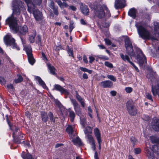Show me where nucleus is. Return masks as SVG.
<instances>
[{"label": "nucleus", "mask_w": 159, "mask_h": 159, "mask_svg": "<svg viewBox=\"0 0 159 159\" xmlns=\"http://www.w3.org/2000/svg\"><path fill=\"white\" fill-rule=\"evenodd\" d=\"M149 79L152 83V80L155 79L157 82V85H153L152 84L151 87V91L154 96H156L157 95L159 96V78H157V74L156 72L151 70L149 74Z\"/></svg>", "instance_id": "nucleus-4"}, {"label": "nucleus", "mask_w": 159, "mask_h": 159, "mask_svg": "<svg viewBox=\"0 0 159 159\" xmlns=\"http://www.w3.org/2000/svg\"><path fill=\"white\" fill-rule=\"evenodd\" d=\"M54 102L57 106L58 107L59 109L61 108L62 105L60 102L58 100V99H54Z\"/></svg>", "instance_id": "nucleus-42"}, {"label": "nucleus", "mask_w": 159, "mask_h": 159, "mask_svg": "<svg viewBox=\"0 0 159 159\" xmlns=\"http://www.w3.org/2000/svg\"><path fill=\"white\" fill-rule=\"evenodd\" d=\"M84 131L85 134H91L92 133V130L91 127L88 126L84 130Z\"/></svg>", "instance_id": "nucleus-39"}, {"label": "nucleus", "mask_w": 159, "mask_h": 159, "mask_svg": "<svg viewBox=\"0 0 159 159\" xmlns=\"http://www.w3.org/2000/svg\"><path fill=\"white\" fill-rule=\"evenodd\" d=\"M89 58L90 60L89 61V62L91 64L92 63L93 61L95 60V58L92 56H90Z\"/></svg>", "instance_id": "nucleus-62"}, {"label": "nucleus", "mask_w": 159, "mask_h": 159, "mask_svg": "<svg viewBox=\"0 0 159 159\" xmlns=\"http://www.w3.org/2000/svg\"><path fill=\"white\" fill-rule=\"evenodd\" d=\"M129 63L135 69V70L138 72H139V70L138 69V68L135 65V64L132 62L131 61Z\"/></svg>", "instance_id": "nucleus-57"}, {"label": "nucleus", "mask_w": 159, "mask_h": 159, "mask_svg": "<svg viewBox=\"0 0 159 159\" xmlns=\"http://www.w3.org/2000/svg\"><path fill=\"white\" fill-rule=\"evenodd\" d=\"M125 0H115L114 6L115 9L118 10L124 8L125 6Z\"/></svg>", "instance_id": "nucleus-13"}, {"label": "nucleus", "mask_w": 159, "mask_h": 159, "mask_svg": "<svg viewBox=\"0 0 159 159\" xmlns=\"http://www.w3.org/2000/svg\"><path fill=\"white\" fill-rule=\"evenodd\" d=\"M127 111L130 116H136L137 114V110L134 103L132 101L129 100L126 103Z\"/></svg>", "instance_id": "nucleus-7"}, {"label": "nucleus", "mask_w": 159, "mask_h": 159, "mask_svg": "<svg viewBox=\"0 0 159 159\" xmlns=\"http://www.w3.org/2000/svg\"><path fill=\"white\" fill-rule=\"evenodd\" d=\"M74 145H78L79 146H81L82 145V142L81 139L78 136H77L75 139H74L72 140Z\"/></svg>", "instance_id": "nucleus-22"}, {"label": "nucleus", "mask_w": 159, "mask_h": 159, "mask_svg": "<svg viewBox=\"0 0 159 159\" xmlns=\"http://www.w3.org/2000/svg\"><path fill=\"white\" fill-rule=\"evenodd\" d=\"M69 116L70 121L73 122L74 120L75 116L74 112L73 111H70Z\"/></svg>", "instance_id": "nucleus-31"}, {"label": "nucleus", "mask_w": 159, "mask_h": 159, "mask_svg": "<svg viewBox=\"0 0 159 159\" xmlns=\"http://www.w3.org/2000/svg\"><path fill=\"white\" fill-rule=\"evenodd\" d=\"M24 3L20 0H15L12 3V5L20 8L24 7Z\"/></svg>", "instance_id": "nucleus-20"}, {"label": "nucleus", "mask_w": 159, "mask_h": 159, "mask_svg": "<svg viewBox=\"0 0 159 159\" xmlns=\"http://www.w3.org/2000/svg\"><path fill=\"white\" fill-rule=\"evenodd\" d=\"M81 10L84 15H88L89 10L87 6H86L82 7L81 9Z\"/></svg>", "instance_id": "nucleus-27"}, {"label": "nucleus", "mask_w": 159, "mask_h": 159, "mask_svg": "<svg viewBox=\"0 0 159 159\" xmlns=\"http://www.w3.org/2000/svg\"><path fill=\"white\" fill-rule=\"evenodd\" d=\"M151 140L153 143H159V138L154 137H151Z\"/></svg>", "instance_id": "nucleus-38"}, {"label": "nucleus", "mask_w": 159, "mask_h": 159, "mask_svg": "<svg viewBox=\"0 0 159 159\" xmlns=\"http://www.w3.org/2000/svg\"><path fill=\"white\" fill-rule=\"evenodd\" d=\"M106 10L107 11V15L108 17L109 18L111 16V14L110 11L109 10L108 8L107 7H106Z\"/></svg>", "instance_id": "nucleus-63"}, {"label": "nucleus", "mask_w": 159, "mask_h": 159, "mask_svg": "<svg viewBox=\"0 0 159 159\" xmlns=\"http://www.w3.org/2000/svg\"><path fill=\"white\" fill-rule=\"evenodd\" d=\"M41 115L42 121L45 123L46 122L48 119V114L47 112L43 111L41 113Z\"/></svg>", "instance_id": "nucleus-23"}, {"label": "nucleus", "mask_w": 159, "mask_h": 159, "mask_svg": "<svg viewBox=\"0 0 159 159\" xmlns=\"http://www.w3.org/2000/svg\"><path fill=\"white\" fill-rule=\"evenodd\" d=\"M37 38L39 43L40 46H42V37L39 34L37 36Z\"/></svg>", "instance_id": "nucleus-58"}, {"label": "nucleus", "mask_w": 159, "mask_h": 159, "mask_svg": "<svg viewBox=\"0 0 159 159\" xmlns=\"http://www.w3.org/2000/svg\"><path fill=\"white\" fill-rule=\"evenodd\" d=\"M6 81L4 78L0 76V83L1 84H5L6 83Z\"/></svg>", "instance_id": "nucleus-51"}, {"label": "nucleus", "mask_w": 159, "mask_h": 159, "mask_svg": "<svg viewBox=\"0 0 159 159\" xmlns=\"http://www.w3.org/2000/svg\"><path fill=\"white\" fill-rule=\"evenodd\" d=\"M18 28L17 30H15L14 29H13L10 27V29L11 31L13 33V34H18V35L20 36L21 41H22L23 38L22 37L23 36H25L27 33L28 32V29L27 26L26 25H24L23 26H21L20 27L18 24Z\"/></svg>", "instance_id": "nucleus-6"}, {"label": "nucleus", "mask_w": 159, "mask_h": 159, "mask_svg": "<svg viewBox=\"0 0 159 159\" xmlns=\"http://www.w3.org/2000/svg\"><path fill=\"white\" fill-rule=\"evenodd\" d=\"M6 120L7 123L9 127V129L11 130H13V129L12 128V127L13 126V124L11 123L10 122L9 118H8V115H6Z\"/></svg>", "instance_id": "nucleus-33"}, {"label": "nucleus", "mask_w": 159, "mask_h": 159, "mask_svg": "<svg viewBox=\"0 0 159 159\" xmlns=\"http://www.w3.org/2000/svg\"><path fill=\"white\" fill-rule=\"evenodd\" d=\"M75 96L77 100L80 103L82 107H84L85 105V103L84 102V99L79 94L77 91L75 92Z\"/></svg>", "instance_id": "nucleus-18"}, {"label": "nucleus", "mask_w": 159, "mask_h": 159, "mask_svg": "<svg viewBox=\"0 0 159 159\" xmlns=\"http://www.w3.org/2000/svg\"><path fill=\"white\" fill-rule=\"evenodd\" d=\"M66 132L69 134H72L73 132V127L71 125H68L66 129Z\"/></svg>", "instance_id": "nucleus-30"}, {"label": "nucleus", "mask_w": 159, "mask_h": 159, "mask_svg": "<svg viewBox=\"0 0 159 159\" xmlns=\"http://www.w3.org/2000/svg\"><path fill=\"white\" fill-rule=\"evenodd\" d=\"M120 56L124 61H127L129 63L131 61L128 56L126 55H125L123 53H121L120 54Z\"/></svg>", "instance_id": "nucleus-26"}, {"label": "nucleus", "mask_w": 159, "mask_h": 159, "mask_svg": "<svg viewBox=\"0 0 159 159\" xmlns=\"http://www.w3.org/2000/svg\"><path fill=\"white\" fill-rule=\"evenodd\" d=\"M94 134L97 141L102 140L101 134L100 131L98 128H95L94 129Z\"/></svg>", "instance_id": "nucleus-21"}, {"label": "nucleus", "mask_w": 159, "mask_h": 159, "mask_svg": "<svg viewBox=\"0 0 159 159\" xmlns=\"http://www.w3.org/2000/svg\"><path fill=\"white\" fill-rule=\"evenodd\" d=\"M97 57L100 58L102 59L107 60L108 59V57L106 56H105L104 55H98L97 56Z\"/></svg>", "instance_id": "nucleus-50"}, {"label": "nucleus", "mask_w": 159, "mask_h": 159, "mask_svg": "<svg viewBox=\"0 0 159 159\" xmlns=\"http://www.w3.org/2000/svg\"><path fill=\"white\" fill-rule=\"evenodd\" d=\"M47 66L48 69L49 70L50 73L52 75H55L56 74L55 72L56 69L54 67L51 65L50 63H47Z\"/></svg>", "instance_id": "nucleus-24"}, {"label": "nucleus", "mask_w": 159, "mask_h": 159, "mask_svg": "<svg viewBox=\"0 0 159 159\" xmlns=\"http://www.w3.org/2000/svg\"><path fill=\"white\" fill-rule=\"evenodd\" d=\"M41 54H42V56L43 57V60L44 61H47L48 60V59L45 55V54H44V53L42 52L41 53Z\"/></svg>", "instance_id": "nucleus-61"}, {"label": "nucleus", "mask_w": 159, "mask_h": 159, "mask_svg": "<svg viewBox=\"0 0 159 159\" xmlns=\"http://www.w3.org/2000/svg\"><path fill=\"white\" fill-rule=\"evenodd\" d=\"M13 8L12 9V14L9 16L5 20L6 25H8L9 27H10L16 31L17 30L18 23H17V18L15 16V15L16 16L20 14V8L15 7L12 5Z\"/></svg>", "instance_id": "nucleus-2"}, {"label": "nucleus", "mask_w": 159, "mask_h": 159, "mask_svg": "<svg viewBox=\"0 0 159 159\" xmlns=\"http://www.w3.org/2000/svg\"><path fill=\"white\" fill-rule=\"evenodd\" d=\"M107 78L112 81L115 82L116 81V78L112 75H107Z\"/></svg>", "instance_id": "nucleus-45"}, {"label": "nucleus", "mask_w": 159, "mask_h": 159, "mask_svg": "<svg viewBox=\"0 0 159 159\" xmlns=\"http://www.w3.org/2000/svg\"><path fill=\"white\" fill-rule=\"evenodd\" d=\"M28 152L27 153L24 151H23L21 153V156L23 159H34L32 155L29 153L28 150L26 149Z\"/></svg>", "instance_id": "nucleus-19"}, {"label": "nucleus", "mask_w": 159, "mask_h": 159, "mask_svg": "<svg viewBox=\"0 0 159 159\" xmlns=\"http://www.w3.org/2000/svg\"><path fill=\"white\" fill-rule=\"evenodd\" d=\"M36 34V32L35 30H34L33 34L29 37V41L31 43H33L34 42V39Z\"/></svg>", "instance_id": "nucleus-29"}, {"label": "nucleus", "mask_w": 159, "mask_h": 159, "mask_svg": "<svg viewBox=\"0 0 159 159\" xmlns=\"http://www.w3.org/2000/svg\"><path fill=\"white\" fill-rule=\"evenodd\" d=\"M3 41L6 45L11 46L15 42V40L14 38H11L10 36L7 34L4 37Z\"/></svg>", "instance_id": "nucleus-12"}, {"label": "nucleus", "mask_w": 159, "mask_h": 159, "mask_svg": "<svg viewBox=\"0 0 159 159\" xmlns=\"http://www.w3.org/2000/svg\"><path fill=\"white\" fill-rule=\"evenodd\" d=\"M141 152V149L139 148H135L134 149V152L135 154H139Z\"/></svg>", "instance_id": "nucleus-56"}, {"label": "nucleus", "mask_w": 159, "mask_h": 159, "mask_svg": "<svg viewBox=\"0 0 159 159\" xmlns=\"http://www.w3.org/2000/svg\"><path fill=\"white\" fill-rule=\"evenodd\" d=\"M100 84L103 88H111L112 86L113 83L111 81L108 80L101 82Z\"/></svg>", "instance_id": "nucleus-14"}, {"label": "nucleus", "mask_w": 159, "mask_h": 159, "mask_svg": "<svg viewBox=\"0 0 159 159\" xmlns=\"http://www.w3.org/2000/svg\"><path fill=\"white\" fill-rule=\"evenodd\" d=\"M125 90L128 93H130L133 91L132 88L131 87H126L125 88Z\"/></svg>", "instance_id": "nucleus-49"}, {"label": "nucleus", "mask_w": 159, "mask_h": 159, "mask_svg": "<svg viewBox=\"0 0 159 159\" xmlns=\"http://www.w3.org/2000/svg\"><path fill=\"white\" fill-rule=\"evenodd\" d=\"M28 61L30 64L33 65L35 62V60L32 54H30L28 56Z\"/></svg>", "instance_id": "nucleus-25"}, {"label": "nucleus", "mask_w": 159, "mask_h": 159, "mask_svg": "<svg viewBox=\"0 0 159 159\" xmlns=\"http://www.w3.org/2000/svg\"><path fill=\"white\" fill-rule=\"evenodd\" d=\"M104 40L107 44L109 45H111V42L109 39H105Z\"/></svg>", "instance_id": "nucleus-59"}, {"label": "nucleus", "mask_w": 159, "mask_h": 159, "mask_svg": "<svg viewBox=\"0 0 159 159\" xmlns=\"http://www.w3.org/2000/svg\"><path fill=\"white\" fill-rule=\"evenodd\" d=\"M35 8L36 6L34 4H31V6H28L27 11L30 13H32L36 21H41L43 19L42 13L38 9Z\"/></svg>", "instance_id": "nucleus-5"}, {"label": "nucleus", "mask_w": 159, "mask_h": 159, "mask_svg": "<svg viewBox=\"0 0 159 159\" xmlns=\"http://www.w3.org/2000/svg\"><path fill=\"white\" fill-rule=\"evenodd\" d=\"M104 65L110 68H112L113 67V64L108 61H105Z\"/></svg>", "instance_id": "nucleus-44"}, {"label": "nucleus", "mask_w": 159, "mask_h": 159, "mask_svg": "<svg viewBox=\"0 0 159 159\" xmlns=\"http://www.w3.org/2000/svg\"><path fill=\"white\" fill-rule=\"evenodd\" d=\"M48 116H49L50 121L52 122L55 123V119L53 114L51 111H49L48 113Z\"/></svg>", "instance_id": "nucleus-35"}, {"label": "nucleus", "mask_w": 159, "mask_h": 159, "mask_svg": "<svg viewBox=\"0 0 159 159\" xmlns=\"http://www.w3.org/2000/svg\"><path fill=\"white\" fill-rule=\"evenodd\" d=\"M58 7H56L55 8L52 9L53 10V14L56 16H58L59 14L58 11Z\"/></svg>", "instance_id": "nucleus-54"}, {"label": "nucleus", "mask_w": 159, "mask_h": 159, "mask_svg": "<svg viewBox=\"0 0 159 159\" xmlns=\"http://www.w3.org/2000/svg\"><path fill=\"white\" fill-rule=\"evenodd\" d=\"M151 13H144V16L145 18L149 20H150L151 19V18L150 17V15H151Z\"/></svg>", "instance_id": "nucleus-52"}, {"label": "nucleus", "mask_w": 159, "mask_h": 159, "mask_svg": "<svg viewBox=\"0 0 159 159\" xmlns=\"http://www.w3.org/2000/svg\"><path fill=\"white\" fill-rule=\"evenodd\" d=\"M151 126L155 131L159 132V119L157 118L153 119L151 123Z\"/></svg>", "instance_id": "nucleus-11"}, {"label": "nucleus", "mask_w": 159, "mask_h": 159, "mask_svg": "<svg viewBox=\"0 0 159 159\" xmlns=\"http://www.w3.org/2000/svg\"><path fill=\"white\" fill-rule=\"evenodd\" d=\"M136 9L134 7H133L129 10L128 14L129 16L132 17L133 19H135L136 17Z\"/></svg>", "instance_id": "nucleus-17"}, {"label": "nucleus", "mask_w": 159, "mask_h": 159, "mask_svg": "<svg viewBox=\"0 0 159 159\" xmlns=\"http://www.w3.org/2000/svg\"><path fill=\"white\" fill-rule=\"evenodd\" d=\"M154 148V150L155 152H157V153H159V145L155 146Z\"/></svg>", "instance_id": "nucleus-60"}, {"label": "nucleus", "mask_w": 159, "mask_h": 159, "mask_svg": "<svg viewBox=\"0 0 159 159\" xmlns=\"http://www.w3.org/2000/svg\"><path fill=\"white\" fill-rule=\"evenodd\" d=\"M35 78L36 80L38 81L39 85L41 86L44 89H48V88L47 86L45 83L40 77L38 76H35Z\"/></svg>", "instance_id": "nucleus-16"}, {"label": "nucleus", "mask_w": 159, "mask_h": 159, "mask_svg": "<svg viewBox=\"0 0 159 159\" xmlns=\"http://www.w3.org/2000/svg\"><path fill=\"white\" fill-rule=\"evenodd\" d=\"M153 25L154 32L156 33L158 31L159 32V22H154Z\"/></svg>", "instance_id": "nucleus-36"}, {"label": "nucleus", "mask_w": 159, "mask_h": 159, "mask_svg": "<svg viewBox=\"0 0 159 159\" xmlns=\"http://www.w3.org/2000/svg\"><path fill=\"white\" fill-rule=\"evenodd\" d=\"M94 13L96 16L99 19L103 18L105 14L103 7L101 6L95 5L93 7Z\"/></svg>", "instance_id": "nucleus-8"}, {"label": "nucleus", "mask_w": 159, "mask_h": 159, "mask_svg": "<svg viewBox=\"0 0 159 159\" xmlns=\"http://www.w3.org/2000/svg\"><path fill=\"white\" fill-rule=\"evenodd\" d=\"M80 117V124L84 127L86 123V119L85 118H81V116Z\"/></svg>", "instance_id": "nucleus-40"}, {"label": "nucleus", "mask_w": 159, "mask_h": 159, "mask_svg": "<svg viewBox=\"0 0 159 159\" xmlns=\"http://www.w3.org/2000/svg\"><path fill=\"white\" fill-rule=\"evenodd\" d=\"M145 152L149 159H153L154 158V151H153L152 149L146 148L145 149Z\"/></svg>", "instance_id": "nucleus-15"}, {"label": "nucleus", "mask_w": 159, "mask_h": 159, "mask_svg": "<svg viewBox=\"0 0 159 159\" xmlns=\"http://www.w3.org/2000/svg\"><path fill=\"white\" fill-rule=\"evenodd\" d=\"M32 49L31 48H26V52L27 56H28L30 54H32Z\"/></svg>", "instance_id": "nucleus-46"}, {"label": "nucleus", "mask_w": 159, "mask_h": 159, "mask_svg": "<svg viewBox=\"0 0 159 159\" xmlns=\"http://www.w3.org/2000/svg\"><path fill=\"white\" fill-rule=\"evenodd\" d=\"M11 46H12V48L13 49H16L18 51L20 50L19 47L18 46L16 43L15 42L13 43V44Z\"/></svg>", "instance_id": "nucleus-47"}, {"label": "nucleus", "mask_w": 159, "mask_h": 159, "mask_svg": "<svg viewBox=\"0 0 159 159\" xmlns=\"http://www.w3.org/2000/svg\"><path fill=\"white\" fill-rule=\"evenodd\" d=\"M146 98L147 99H148L149 100H150L152 102L153 101V100L152 98V95L150 93H146Z\"/></svg>", "instance_id": "nucleus-48"}, {"label": "nucleus", "mask_w": 159, "mask_h": 159, "mask_svg": "<svg viewBox=\"0 0 159 159\" xmlns=\"http://www.w3.org/2000/svg\"><path fill=\"white\" fill-rule=\"evenodd\" d=\"M124 39L125 47L126 49V53L130 57L134 58L138 61L140 67L145 66L147 64V58L143 53L142 50L136 46H134L135 52L134 51L132 43L129 38L125 36Z\"/></svg>", "instance_id": "nucleus-1"}, {"label": "nucleus", "mask_w": 159, "mask_h": 159, "mask_svg": "<svg viewBox=\"0 0 159 159\" xmlns=\"http://www.w3.org/2000/svg\"><path fill=\"white\" fill-rule=\"evenodd\" d=\"M7 87L10 93H13L15 91V89L12 84L7 85Z\"/></svg>", "instance_id": "nucleus-32"}, {"label": "nucleus", "mask_w": 159, "mask_h": 159, "mask_svg": "<svg viewBox=\"0 0 159 159\" xmlns=\"http://www.w3.org/2000/svg\"><path fill=\"white\" fill-rule=\"evenodd\" d=\"M117 92L115 91H111L110 92V94L112 96H115L116 95Z\"/></svg>", "instance_id": "nucleus-64"}, {"label": "nucleus", "mask_w": 159, "mask_h": 159, "mask_svg": "<svg viewBox=\"0 0 159 159\" xmlns=\"http://www.w3.org/2000/svg\"><path fill=\"white\" fill-rule=\"evenodd\" d=\"M70 101L72 104L74 110L76 115L79 116H81L82 115V109L80 108V105L75 99L70 98Z\"/></svg>", "instance_id": "nucleus-9"}, {"label": "nucleus", "mask_w": 159, "mask_h": 159, "mask_svg": "<svg viewBox=\"0 0 159 159\" xmlns=\"http://www.w3.org/2000/svg\"><path fill=\"white\" fill-rule=\"evenodd\" d=\"M67 52L69 54V56L74 57L73 51L72 48H71V49L67 50Z\"/></svg>", "instance_id": "nucleus-43"}, {"label": "nucleus", "mask_w": 159, "mask_h": 159, "mask_svg": "<svg viewBox=\"0 0 159 159\" xmlns=\"http://www.w3.org/2000/svg\"><path fill=\"white\" fill-rule=\"evenodd\" d=\"M130 139L132 143L133 146L134 147L135 145L137 143V139L134 137L131 136L130 137Z\"/></svg>", "instance_id": "nucleus-37"}, {"label": "nucleus", "mask_w": 159, "mask_h": 159, "mask_svg": "<svg viewBox=\"0 0 159 159\" xmlns=\"http://www.w3.org/2000/svg\"><path fill=\"white\" fill-rule=\"evenodd\" d=\"M18 78L15 79L14 80V82L16 84L20 83L23 81V79L22 76L20 74H17V75Z\"/></svg>", "instance_id": "nucleus-28"}, {"label": "nucleus", "mask_w": 159, "mask_h": 159, "mask_svg": "<svg viewBox=\"0 0 159 159\" xmlns=\"http://www.w3.org/2000/svg\"><path fill=\"white\" fill-rule=\"evenodd\" d=\"M87 136L89 139V143H91L95 141L93 138L92 135L88 134Z\"/></svg>", "instance_id": "nucleus-41"}, {"label": "nucleus", "mask_w": 159, "mask_h": 159, "mask_svg": "<svg viewBox=\"0 0 159 159\" xmlns=\"http://www.w3.org/2000/svg\"><path fill=\"white\" fill-rule=\"evenodd\" d=\"M135 26L137 29L139 35L143 39H150L152 41L158 40L156 37L153 36H151L149 31L139 23H136Z\"/></svg>", "instance_id": "nucleus-3"}, {"label": "nucleus", "mask_w": 159, "mask_h": 159, "mask_svg": "<svg viewBox=\"0 0 159 159\" xmlns=\"http://www.w3.org/2000/svg\"><path fill=\"white\" fill-rule=\"evenodd\" d=\"M53 89L60 92L61 94H64L67 95L70 94L69 92L68 91L67 89H65L58 84L54 85Z\"/></svg>", "instance_id": "nucleus-10"}, {"label": "nucleus", "mask_w": 159, "mask_h": 159, "mask_svg": "<svg viewBox=\"0 0 159 159\" xmlns=\"http://www.w3.org/2000/svg\"><path fill=\"white\" fill-rule=\"evenodd\" d=\"M12 128L13 129V130H12L13 131L12 133V137H14V135H16V134L17 132L18 131V130H19V128L16 126L15 125H13V126L12 127Z\"/></svg>", "instance_id": "nucleus-34"}, {"label": "nucleus", "mask_w": 159, "mask_h": 159, "mask_svg": "<svg viewBox=\"0 0 159 159\" xmlns=\"http://www.w3.org/2000/svg\"><path fill=\"white\" fill-rule=\"evenodd\" d=\"M13 138L15 143L18 144L21 143L20 140L19 139V137L15 138V135H14V137Z\"/></svg>", "instance_id": "nucleus-53"}, {"label": "nucleus", "mask_w": 159, "mask_h": 159, "mask_svg": "<svg viewBox=\"0 0 159 159\" xmlns=\"http://www.w3.org/2000/svg\"><path fill=\"white\" fill-rule=\"evenodd\" d=\"M24 1L27 4L28 8V6L29 7L30 5L31 6V4H34L32 2L31 0H24Z\"/></svg>", "instance_id": "nucleus-55"}]
</instances>
